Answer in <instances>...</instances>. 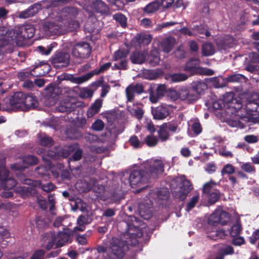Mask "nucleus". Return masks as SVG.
Here are the masks:
<instances>
[{
	"mask_svg": "<svg viewBox=\"0 0 259 259\" xmlns=\"http://www.w3.org/2000/svg\"><path fill=\"white\" fill-rule=\"evenodd\" d=\"M175 43V38L173 37H169L162 41L161 42V46L164 52L168 53L172 50Z\"/></svg>",
	"mask_w": 259,
	"mask_h": 259,
	"instance_id": "obj_24",
	"label": "nucleus"
},
{
	"mask_svg": "<svg viewBox=\"0 0 259 259\" xmlns=\"http://www.w3.org/2000/svg\"><path fill=\"white\" fill-rule=\"evenodd\" d=\"M160 61L159 54L157 50H152L148 55L147 62L151 66H156L159 64Z\"/></svg>",
	"mask_w": 259,
	"mask_h": 259,
	"instance_id": "obj_23",
	"label": "nucleus"
},
{
	"mask_svg": "<svg viewBox=\"0 0 259 259\" xmlns=\"http://www.w3.org/2000/svg\"><path fill=\"white\" fill-rule=\"evenodd\" d=\"M128 110L132 115L134 116L139 120H141L144 116V111L140 107L137 106L136 108H132L129 109Z\"/></svg>",
	"mask_w": 259,
	"mask_h": 259,
	"instance_id": "obj_32",
	"label": "nucleus"
},
{
	"mask_svg": "<svg viewBox=\"0 0 259 259\" xmlns=\"http://www.w3.org/2000/svg\"><path fill=\"white\" fill-rule=\"evenodd\" d=\"M234 94L229 93L224 100H218L212 103V108L215 110H221L227 106L228 109H232V113L235 112L241 107V104L236 99L233 98Z\"/></svg>",
	"mask_w": 259,
	"mask_h": 259,
	"instance_id": "obj_3",
	"label": "nucleus"
},
{
	"mask_svg": "<svg viewBox=\"0 0 259 259\" xmlns=\"http://www.w3.org/2000/svg\"><path fill=\"white\" fill-rule=\"evenodd\" d=\"M73 231L67 228H64L63 231H59L57 235L56 246L61 247L68 243H71L73 240Z\"/></svg>",
	"mask_w": 259,
	"mask_h": 259,
	"instance_id": "obj_10",
	"label": "nucleus"
},
{
	"mask_svg": "<svg viewBox=\"0 0 259 259\" xmlns=\"http://www.w3.org/2000/svg\"><path fill=\"white\" fill-rule=\"evenodd\" d=\"M63 79L69 80L73 83L80 84L81 80L80 77H75L73 74L64 73L63 75Z\"/></svg>",
	"mask_w": 259,
	"mask_h": 259,
	"instance_id": "obj_50",
	"label": "nucleus"
},
{
	"mask_svg": "<svg viewBox=\"0 0 259 259\" xmlns=\"http://www.w3.org/2000/svg\"><path fill=\"white\" fill-rule=\"evenodd\" d=\"M164 165L163 162L156 159L148 161L144 164V169H135L131 171L129 182L132 187L139 186L149 182L150 179L157 178L164 172Z\"/></svg>",
	"mask_w": 259,
	"mask_h": 259,
	"instance_id": "obj_2",
	"label": "nucleus"
},
{
	"mask_svg": "<svg viewBox=\"0 0 259 259\" xmlns=\"http://www.w3.org/2000/svg\"><path fill=\"white\" fill-rule=\"evenodd\" d=\"M82 155V151L80 149H78L72 154V156L69 158L70 161H78L79 160Z\"/></svg>",
	"mask_w": 259,
	"mask_h": 259,
	"instance_id": "obj_62",
	"label": "nucleus"
},
{
	"mask_svg": "<svg viewBox=\"0 0 259 259\" xmlns=\"http://www.w3.org/2000/svg\"><path fill=\"white\" fill-rule=\"evenodd\" d=\"M99 73H98V71H97V69H94L90 71V72H88L84 75L80 76V80H81V83L88 80L91 78H92L93 76H94L95 75H98Z\"/></svg>",
	"mask_w": 259,
	"mask_h": 259,
	"instance_id": "obj_51",
	"label": "nucleus"
},
{
	"mask_svg": "<svg viewBox=\"0 0 259 259\" xmlns=\"http://www.w3.org/2000/svg\"><path fill=\"white\" fill-rule=\"evenodd\" d=\"M0 183L6 190H11L17 185L15 179L10 176V171L3 165L0 166Z\"/></svg>",
	"mask_w": 259,
	"mask_h": 259,
	"instance_id": "obj_8",
	"label": "nucleus"
},
{
	"mask_svg": "<svg viewBox=\"0 0 259 259\" xmlns=\"http://www.w3.org/2000/svg\"><path fill=\"white\" fill-rule=\"evenodd\" d=\"M259 239V229L255 230L253 232L252 234L249 237V242L252 244H254L256 241Z\"/></svg>",
	"mask_w": 259,
	"mask_h": 259,
	"instance_id": "obj_63",
	"label": "nucleus"
},
{
	"mask_svg": "<svg viewBox=\"0 0 259 259\" xmlns=\"http://www.w3.org/2000/svg\"><path fill=\"white\" fill-rule=\"evenodd\" d=\"M189 89L185 87H182L179 90L178 92L174 91L172 92L173 95L172 99L175 100L178 98L182 101H186L187 98H188V94L189 93Z\"/></svg>",
	"mask_w": 259,
	"mask_h": 259,
	"instance_id": "obj_25",
	"label": "nucleus"
},
{
	"mask_svg": "<svg viewBox=\"0 0 259 259\" xmlns=\"http://www.w3.org/2000/svg\"><path fill=\"white\" fill-rule=\"evenodd\" d=\"M219 218L220 220V224H221L222 225H225L230 221V214L226 211H221L220 212Z\"/></svg>",
	"mask_w": 259,
	"mask_h": 259,
	"instance_id": "obj_46",
	"label": "nucleus"
},
{
	"mask_svg": "<svg viewBox=\"0 0 259 259\" xmlns=\"http://www.w3.org/2000/svg\"><path fill=\"white\" fill-rule=\"evenodd\" d=\"M245 109L247 114L249 115H257L259 110V94L253 93L248 97L246 101Z\"/></svg>",
	"mask_w": 259,
	"mask_h": 259,
	"instance_id": "obj_9",
	"label": "nucleus"
},
{
	"mask_svg": "<svg viewBox=\"0 0 259 259\" xmlns=\"http://www.w3.org/2000/svg\"><path fill=\"white\" fill-rule=\"evenodd\" d=\"M23 163H15L11 166L12 170H22L28 167L29 166L36 165L38 162V158L34 155H28L22 159Z\"/></svg>",
	"mask_w": 259,
	"mask_h": 259,
	"instance_id": "obj_12",
	"label": "nucleus"
},
{
	"mask_svg": "<svg viewBox=\"0 0 259 259\" xmlns=\"http://www.w3.org/2000/svg\"><path fill=\"white\" fill-rule=\"evenodd\" d=\"M65 12L67 14V17L71 19L75 18L78 14V9L74 7L66 8Z\"/></svg>",
	"mask_w": 259,
	"mask_h": 259,
	"instance_id": "obj_48",
	"label": "nucleus"
},
{
	"mask_svg": "<svg viewBox=\"0 0 259 259\" xmlns=\"http://www.w3.org/2000/svg\"><path fill=\"white\" fill-rule=\"evenodd\" d=\"M219 217L220 212L212 213L208 219L209 224L213 226H217L218 224H220V220Z\"/></svg>",
	"mask_w": 259,
	"mask_h": 259,
	"instance_id": "obj_45",
	"label": "nucleus"
},
{
	"mask_svg": "<svg viewBox=\"0 0 259 259\" xmlns=\"http://www.w3.org/2000/svg\"><path fill=\"white\" fill-rule=\"evenodd\" d=\"M104 127V123L101 119H97L92 124V127L94 130L96 131H102Z\"/></svg>",
	"mask_w": 259,
	"mask_h": 259,
	"instance_id": "obj_56",
	"label": "nucleus"
},
{
	"mask_svg": "<svg viewBox=\"0 0 259 259\" xmlns=\"http://www.w3.org/2000/svg\"><path fill=\"white\" fill-rule=\"evenodd\" d=\"M92 51V48L89 43L80 41L73 46L71 55L75 59H79V63H81L83 60L90 57Z\"/></svg>",
	"mask_w": 259,
	"mask_h": 259,
	"instance_id": "obj_4",
	"label": "nucleus"
},
{
	"mask_svg": "<svg viewBox=\"0 0 259 259\" xmlns=\"http://www.w3.org/2000/svg\"><path fill=\"white\" fill-rule=\"evenodd\" d=\"M218 249L224 256L232 255L234 253V249L230 245L226 244L223 247H219Z\"/></svg>",
	"mask_w": 259,
	"mask_h": 259,
	"instance_id": "obj_37",
	"label": "nucleus"
},
{
	"mask_svg": "<svg viewBox=\"0 0 259 259\" xmlns=\"http://www.w3.org/2000/svg\"><path fill=\"white\" fill-rule=\"evenodd\" d=\"M241 168L245 172L249 174H254L256 171V169L254 166L251 165L249 162L243 163L241 166Z\"/></svg>",
	"mask_w": 259,
	"mask_h": 259,
	"instance_id": "obj_49",
	"label": "nucleus"
},
{
	"mask_svg": "<svg viewBox=\"0 0 259 259\" xmlns=\"http://www.w3.org/2000/svg\"><path fill=\"white\" fill-rule=\"evenodd\" d=\"M128 142L131 146L136 149L141 148L144 145V142H140L138 137L135 135H133L128 140Z\"/></svg>",
	"mask_w": 259,
	"mask_h": 259,
	"instance_id": "obj_39",
	"label": "nucleus"
},
{
	"mask_svg": "<svg viewBox=\"0 0 259 259\" xmlns=\"http://www.w3.org/2000/svg\"><path fill=\"white\" fill-rule=\"evenodd\" d=\"M69 152L67 150L64 149L60 150L58 152H55L53 151H49L48 152V156L53 159H58L61 158H66L69 156Z\"/></svg>",
	"mask_w": 259,
	"mask_h": 259,
	"instance_id": "obj_28",
	"label": "nucleus"
},
{
	"mask_svg": "<svg viewBox=\"0 0 259 259\" xmlns=\"http://www.w3.org/2000/svg\"><path fill=\"white\" fill-rule=\"evenodd\" d=\"M45 254V251L42 249H38L35 251L30 259H41Z\"/></svg>",
	"mask_w": 259,
	"mask_h": 259,
	"instance_id": "obj_64",
	"label": "nucleus"
},
{
	"mask_svg": "<svg viewBox=\"0 0 259 259\" xmlns=\"http://www.w3.org/2000/svg\"><path fill=\"white\" fill-rule=\"evenodd\" d=\"M43 29L50 36L59 35L61 31L60 26L53 22H45L43 25Z\"/></svg>",
	"mask_w": 259,
	"mask_h": 259,
	"instance_id": "obj_20",
	"label": "nucleus"
},
{
	"mask_svg": "<svg viewBox=\"0 0 259 259\" xmlns=\"http://www.w3.org/2000/svg\"><path fill=\"white\" fill-rule=\"evenodd\" d=\"M25 94L21 92L15 93L10 98L9 104L13 109H20L23 107Z\"/></svg>",
	"mask_w": 259,
	"mask_h": 259,
	"instance_id": "obj_16",
	"label": "nucleus"
},
{
	"mask_svg": "<svg viewBox=\"0 0 259 259\" xmlns=\"http://www.w3.org/2000/svg\"><path fill=\"white\" fill-rule=\"evenodd\" d=\"M39 144L42 146L50 147L53 145L54 141L52 138L44 136L40 138Z\"/></svg>",
	"mask_w": 259,
	"mask_h": 259,
	"instance_id": "obj_42",
	"label": "nucleus"
},
{
	"mask_svg": "<svg viewBox=\"0 0 259 259\" xmlns=\"http://www.w3.org/2000/svg\"><path fill=\"white\" fill-rule=\"evenodd\" d=\"M35 222L36 227L39 230L45 229L47 225L45 218L42 216H36Z\"/></svg>",
	"mask_w": 259,
	"mask_h": 259,
	"instance_id": "obj_38",
	"label": "nucleus"
},
{
	"mask_svg": "<svg viewBox=\"0 0 259 259\" xmlns=\"http://www.w3.org/2000/svg\"><path fill=\"white\" fill-rule=\"evenodd\" d=\"M191 130L195 135H198L202 132V127L198 122H194L191 125Z\"/></svg>",
	"mask_w": 259,
	"mask_h": 259,
	"instance_id": "obj_59",
	"label": "nucleus"
},
{
	"mask_svg": "<svg viewBox=\"0 0 259 259\" xmlns=\"http://www.w3.org/2000/svg\"><path fill=\"white\" fill-rule=\"evenodd\" d=\"M215 53L214 46L211 43H206L203 45L202 54L204 56H210Z\"/></svg>",
	"mask_w": 259,
	"mask_h": 259,
	"instance_id": "obj_29",
	"label": "nucleus"
},
{
	"mask_svg": "<svg viewBox=\"0 0 259 259\" xmlns=\"http://www.w3.org/2000/svg\"><path fill=\"white\" fill-rule=\"evenodd\" d=\"M23 107L26 109H33L37 107L38 102L32 93L26 94L24 98Z\"/></svg>",
	"mask_w": 259,
	"mask_h": 259,
	"instance_id": "obj_21",
	"label": "nucleus"
},
{
	"mask_svg": "<svg viewBox=\"0 0 259 259\" xmlns=\"http://www.w3.org/2000/svg\"><path fill=\"white\" fill-rule=\"evenodd\" d=\"M158 135V139H160L162 142L167 141L169 138V134L166 128L163 126L160 127L157 131Z\"/></svg>",
	"mask_w": 259,
	"mask_h": 259,
	"instance_id": "obj_36",
	"label": "nucleus"
},
{
	"mask_svg": "<svg viewBox=\"0 0 259 259\" xmlns=\"http://www.w3.org/2000/svg\"><path fill=\"white\" fill-rule=\"evenodd\" d=\"M180 182L178 184L179 190L172 191L174 197L180 201H184L188 194L193 189L191 182L185 176L180 178Z\"/></svg>",
	"mask_w": 259,
	"mask_h": 259,
	"instance_id": "obj_6",
	"label": "nucleus"
},
{
	"mask_svg": "<svg viewBox=\"0 0 259 259\" xmlns=\"http://www.w3.org/2000/svg\"><path fill=\"white\" fill-rule=\"evenodd\" d=\"M217 185V183L211 180L203 186L202 193L208 198L207 202L209 205L215 203L221 197L220 190L215 188Z\"/></svg>",
	"mask_w": 259,
	"mask_h": 259,
	"instance_id": "obj_5",
	"label": "nucleus"
},
{
	"mask_svg": "<svg viewBox=\"0 0 259 259\" xmlns=\"http://www.w3.org/2000/svg\"><path fill=\"white\" fill-rule=\"evenodd\" d=\"M169 78L172 82H178L186 80L188 76L184 73H173L169 75Z\"/></svg>",
	"mask_w": 259,
	"mask_h": 259,
	"instance_id": "obj_35",
	"label": "nucleus"
},
{
	"mask_svg": "<svg viewBox=\"0 0 259 259\" xmlns=\"http://www.w3.org/2000/svg\"><path fill=\"white\" fill-rule=\"evenodd\" d=\"M193 61H198V59H191L186 64L185 66V70L190 72H196L198 70H201L200 73L202 74L207 75H212L214 72L211 69H203L202 68L196 67L192 65Z\"/></svg>",
	"mask_w": 259,
	"mask_h": 259,
	"instance_id": "obj_18",
	"label": "nucleus"
},
{
	"mask_svg": "<svg viewBox=\"0 0 259 259\" xmlns=\"http://www.w3.org/2000/svg\"><path fill=\"white\" fill-rule=\"evenodd\" d=\"M93 7L97 12L105 14L108 11L106 4L101 0H96L93 3Z\"/></svg>",
	"mask_w": 259,
	"mask_h": 259,
	"instance_id": "obj_27",
	"label": "nucleus"
},
{
	"mask_svg": "<svg viewBox=\"0 0 259 259\" xmlns=\"http://www.w3.org/2000/svg\"><path fill=\"white\" fill-rule=\"evenodd\" d=\"M23 183L28 186L21 187L22 194L26 196L33 195L36 193L35 188L41 186V181L33 180L30 179H25Z\"/></svg>",
	"mask_w": 259,
	"mask_h": 259,
	"instance_id": "obj_11",
	"label": "nucleus"
},
{
	"mask_svg": "<svg viewBox=\"0 0 259 259\" xmlns=\"http://www.w3.org/2000/svg\"><path fill=\"white\" fill-rule=\"evenodd\" d=\"M129 223H125L127 231L121 234L120 238L113 237L110 241L109 247L113 254L119 259L123 258L129 246H136L139 243L137 238L143 236L140 227L143 222L140 219L130 217Z\"/></svg>",
	"mask_w": 259,
	"mask_h": 259,
	"instance_id": "obj_1",
	"label": "nucleus"
},
{
	"mask_svg": "<svg viewBox=\"0 0 259 259\" xmlns=\"http://www.w3.org/2000/svg\"><path fill=\"white\" fill-rule=\"evenodd\" d=\"M81 106L79 102H71L68 99L64 100L56 107V111L58 112L70 113Z\"/></svg>",
	"mask_w": 259,
	"mask_h": 259,
	"instance_id": "obj_13",
	"label": "nucleus"
},
{
	"mask_svg": "<svg viewBox=\"0 0 259 259\" xmlns=\"http://www.w3.org/2000/svg\"><path fill=\"white\" fill-rule=\"evenodd\" d=\"M227 234L225 230L220 229L217 230L213 234L209 236V237L214 240H217L220 239H224L227 236Z\"/></svg>",
	"mask_w": 259,
	"mask_h": 259,
	"instance_id": "obj_41",
	"label": "nucleus"
},
{
	"mask_svg": "<svg viewBox=\"0 0 259 259\" xmlns=\"http://www.w3.org/2000/svg\"><path fill=\"white\" fill-rule=\"evenodd\" d=\"M242 230L241 225L240 224H236L232 226L230 232L232 237H235L239 235Z\"/></svg>",
	"mask_w": 259,
	"mask_h": 259,
	"instance_id": "obj_47",
	"label": "nucleus"
},
{
	"mask_svg": "<svg viewBox=\"0 0 259 259\" xmlns=\"http://www.w3.org/2000/svg\"><path fill=\"white\" fill-rule=\"evenodd\" d=\"M231 243L234 246H241L245 243V241L243 237L238 235L235 237H233Z\"/></svg>",
	"mask_w": 259,
	"mask_h": 259,
	"instance_id": "obj_53",
	"label": "nucleus"
},
{
	"mask_svg": "<svg viewBox=\"0 0 259 259\" xmlns=\"http://www.w3.org/2000/svg\"><path fill=\"white\" fill-rule=\"evenodd\" d=\"M146 59L145 54L138 51L133 52L130 57L131 62L134 64H142L145 62Z\"/></svg>",
	"mask_w": 259,
	"mask_h": 259,
	"instance_id": "obj_22",
	"label": "nucleus"
},
{
	"mask_svg": "<svg viewBox=\"0 0 259 259\" xmlns=\"http://www.w3.org/2000/svg\"><path fill=\"white\" fill-rule=\"evenodd\" d=\"M191 88L194 90L199 96L203 94L207 88V84L204 81L197 80L192 83Z\"/></svg>",
	"mask_w": 259,
	"mask_h": 259,
	"instance_id": "obj_26",
	"label": "nucleus"
},
{
	"mask_svg": "<svg viewBox=\"0 0 259 259\" xmlns=\"http://www.w3.org/2000/svg\"><path fill=\"white\" fill-rule=\"evenodd\" d=\"M53 48V47L51 45H49L47 48L43 46H39L37 47V49L42 55H48L52 52Z\"/></svg>",
	"mask_w": 259,
	"mask_h": 259,
	"instance_id": "obj_60",
	"label": "nucleus"
},
{
	"mask_svg": "<svg viewBox=\"0 0 259 259\" xmlns=\"http://www.w3.org/2000/svg\"><path fill=\"white\" fill-rule=\"evenodd\" d=\"M244 75L240 74H234L228 76L227 78V80L228 82H239L241 79L244 78Z\"/></svg>",
	"mask_w": 259,
	"mask_h": 259,
	"instance_id": "obj_57",
	"label": "nucleus"
},
{
	"mask_svg": "<svg viewBox=\"0 0 259 259\" xmlns=\"http://www.w3.org/2000/svg\"><path fill=\"white\" fill-rule=\"evenodd\" d=\"M159 141V139L156 136L153 135H150L146 136L144 141V144L145 143L149 147L156 146Z\"/></svg>",
	"mask_w": 259,
	"mask_h": 259,
	"instance_id": "obj_31",
	"label": "nucleus"
},
{
	"mask_svg": "<svg viewBox=\"0 0 259 259\" xmlns=\"http://www.w3.org/2000/svg\"><path fill=\"white\" fill-rule=\"evenodd\" d=\"M114 19L119 22L120 25L125 28L126 26L127 18L121 13H117L113 16Z\"/></svg>",
	"mask_w": 259,
	"mask_h": 259,
	"instance_id": "obj_44",
	"label": "nucleus"
},
{
	"mask_svg": "<svg viewBox=\"0 0 259 259\" xmlns=\"http://www.w3.org/2000/svg\"><path fill=\"white\" fill-rule=\"evenodd\" d=\"M188 98L186 100L188 102L191 103L196 101L199 98L200 96L192 88L189 90V93L188 94Z\"/></svg>",
	"mask_w": 259,
	"mask_h": 259,
	"instance_id": "obj_40",
	"label": "nucleus"
},
{
	"mask_svg": "<svg viewBox=\"0 0 259 259\" xmlns=\"http://www.w3.org/2000/svg\"><path fill=\"white\" fill-rule=\"evenodd\" d=\"M235 167L231 164H227L225 165L221 170L222 175L224 174L231 175L235 172Z\"/></svg>",
	"mask_w": 259,
	"mask_h": 259,
	"instance_id": "obj_55",
	"label": "nucleus"
},
{
	"mask_svg": "<svg viewBox=\"0 0 259 259\" xmlns=\"http://www.w3.org/2000/svg\"><path fill=\"white\" fill-rule=\"evenodd\" d=\"M35 33L34 26L31 24H26L18 28L17 36L22 40H27L33 37Z\"/></svg>",
	"mask_w": 259,
	"mask_h": 259,
	"instance_id": "obj_15",
	"label": "nucleus"
},
{
	"mask_svg": "<svg viewBox=\"0 0 259 259\" xmlns=\"http://www.w3.org/2000/svg\"><path fill=\"white\" fill-rule=\"evenodd\" d=\"M199 196H194L191 198L190 202H189L186 206L187 210H190L192 208H193L196 204L198 201Z\"/></svg>",
	"mask_w": 259,
	"mask_h": 259,
	"instance_id": "obj_61",
	"label": "nucleus"
},
{
	"mask_svg": "<svg viewBox=\"0 0 259 259\" xmlns=\"http://www.w3.org/2000/svg\"><path fill=\"white\" fill-rule=\"evenodd\" d=\"M169 196V191L165 188H162L157 192V197L161 200H166Z\"/></svg>",
	"mask_w": 259,
	"mask_h": 259,
	"instance_id": "obj_54",
	"label": "nucleus"
},
{
	"mask_svg": "<svg viewBox=\"0 0 259 259\" xmlns=\"http://www.w3.org/2000/svg\"><path fill=\"white\" fill-rule=\"evenodd\" d=\"M129 51L126 49H119L116 51L113 54V60L114 61H117L119 60L126 59Z\"/></svg>",
	"mask_w": 259,
	"mask_h": 259,
	"instance_id": "obj_30",
	"label": "nucleus"
},
{
	"mask_svg": "<svg viewBox=\"0 0 259 259\" xmlns=\"http://www.w3.org/2000/svg\"><path fill=\"white\" fill-rule=\"evenodd\" d=\"M144 92V87L142 83H131L125 89L126 97L128 102H132L135 98V94L140 95Z\"/></svg>",
	"mask_w": 259,
	"mask_h": 259,
	"instance_id": "obj_14",
	"label": "nucleus"
},
{
	"mask_svg": "<svg viewBox=\"0 0 259 259\" xmlns=\"http://www.w3.org/2000/svg\"><path fill=\"white\" fill-rule=\"evenodd\" d=\"M39 188L45 192H50L53 191L56 188V186L52 183H48L46 184H42L41 183V186Z\"/></svg>",
	"mask_w": 259,
	"mask_h": 259,
	"instance_id": "obj_58",
	"label": "nucleus"
},
{
	"mask_svg": "<svg viewBox=\"0 0 259 259\" xmlns=\"http://www.w3.org/2000/svg\"><path fill=\"white\" fill-rule=\"evenodd\" d=\"M133 41L139 45L142 44H148L150 42V39L146 35L138 34L133 37Z\"/></svg>",
	"mask_w": 259,
	"mask_h": 259,
	"instance_id": "obj_33",
	"label": "nucleus"
},
{
	"mask_svg": "<svg viewBox=\"0 0 259 259\" xmlns=\"http://www.w3.org/2000/svg\"><path fill=\"white\" fill-rule=\"evenodd\" d=\"M99 73H98V71H97V69H94L90 71V72H88L84 75L80 76V80H81V83L88 80L91 78H92L93 76H94L95 75H98Z\"/></svg>",
	"mask_w": 259,
	"mask_h": 259,
	"instance_id": "obj_52",
	"label": "nucleus"
},
{
	"mask_svg": "<svg viewBox=\"0 0 259 259\" xmlns=\"http://www.w3.org/2000/svg\"><path fill=\"white\" fill-rule=\"evenodd\" d=\"M151 112L154 119L162 120L169 114V110L165 105H161L157 107H151Z\"/></svg>",
	"mask_w": 259,
	"mask_h": 259,
	"instance_id": "obj_17",
	"label": "nucleus"
},
{
	"mask_svg": "<svg viewBox=\"0 0 259 259\" xmlns=\"http://www.w3.org/2000/svg\"><path fill=\"white\" fill-rule=\"evenodd\" d=\"M139 212L141 217L144 219H148L150 215V207H146L144 204L141 203L139 205Z\"/></svg>",
	"mask_w": 259,
	"mask_h": 259,
	"instance_id": "obj_34",
	"label": "nucleus"
},
{
	"mask_svg": "<svg viewBox=\"0 0 259 259\" xmlns=\"http://www.w3.org/2000/svg\"><path fill=\"white\" fill-rule=\"evenodd\" d=\"M159 7V4L157 2L151 3L144 8V11L147 13H153L158 10Z\"/></svg>",
	"mask_w": 259,
	"mask_h": 259,
	"instance_id": "obj_43",
	"label": "nucleus"
},
{
	"mask_svg": "<svg viewBox=\"0 0 259 259\" xmlns=\"http://www.w3.org/2000/svg\"><path fill=\"white\" fill-rule=\"evenodd\" d=\"M51 63L57 68L67 67L70 61V55L66 52L57 51L51 57Z\"/></svg>",
	"mask_w": 259,
	"mask_h": 259,
	"instance_id": "obj_7",
	"label": "nucleus"
},
{
	"mask_svg": "<svg viewBox=\"0 0 259 259\" xmlns=\"http://www.w3.org/2000/svg\"><path fill=\"white\" fill-rule=\"evenodd\" d=\"M41 5L39 4H34L27 9L18 12V17L19 18L26 19L33 16L40 9Z\"/></svg>",
	"mask_w": 259,
	"mask_h": 259,
	"instance_id": "obj_19",
	"label": "nucleus"
}]
</instances>
